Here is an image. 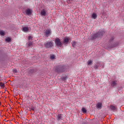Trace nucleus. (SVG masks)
Here are the masks:
<instances>
[{"mask_svg":"<svg viewBox=\"0 0 124 124\" xmlns=\"http://www.w3.org/2000/svg\"><path fill=\"white\" fill-rule=\"evenodd\" d=\"M104 34V31H99L96 34L91 35L90 36V38L91 39H95V38L97 37H100L101 36H102V35H103Z\"/></svg>","mask_w":124,"mask_h":124,"instance_id":"1","label":"nucleus"},{"mask_svg":"<svg viewBox=\"0 0 124 124\" xmlns=\"http://www.w3.org/2000/svg\"><path fill=\"white\" fill-rule=\"evenodd\" d=\"M113 40H114V37H112L110 40H109V46L110 48H114L115 47H117L118 44L114 43L113 42Z\"/></svg>","mask_w":124,"mask_h":124,"instance_id":"2","label":"nucleus"},{"mask_svg":"<svg viewBox=\"0 0 124 124\" xmlns=\"http://www.w3.org/2000/svg\"><path fill=\"white\" fill-rule=\"evenodd\" d=\"M55 71L57 72V73H62V72H63L64 70H63V68H62L61 66H59L58 67H56Z\"/></svg>","mask_w":124,"mask_h":124,"instance_id":"3","label":"nucleus"},{"mask_svg":"<svg viewBox=\"0 0 124 124\" xmlns=\"http://www.w3.org/2000/svg\"><path fill=\"white\" fill-rule=\"evenodd\" d=\"M55 43L57 46H59V47H62V42L61 41V39L60 38H57L55 40Z\"/></svg>","mask_w":124,"mask_h":124,"instance_id":"4","label":"nucleus"},{"mask_svg":"<svg viewBox=\"0 0 124 124\" xmlns=\"http://www.w3.org/2000/svg\"><path fill=\"white\" fill-rule=\"evenodd\" d=\"M45 48H51L53 46V42H48L44 44Z\"/></svg>","mask_w":124,"mask_h":124,"instance_id":"5","label":"nucleus"},{"mask_svg":"<svg viewBox=\"0 0 124 124\" xmlns=\"http://www.w3.org/2000/svg\"><path fill=\"white\" fill-rule=\"evenodd\" d=\"M26 15L31 16V13H32V10L31 9H27L25 10Z\"/></svg>","mask_w":124,"mask_h":124,"instance_id":"6","label":"nucleus"},{"mask_svg":"<svg viewBox=\"0 0 124 124\" xmlns=\"http://www.w3.org/2000/svg\"><path fill=\"white\" fill-rule=\"evenodd\" d=\"M51 33H52V31L49 29H47L45 31V34L46 36H50L51 35Z\"/></svg>","mask_w":124,"mask_h":124,"instance_id":"7","label":"nucleus"},{"mask_svg":"<svg viewBox=\"0 0 124 124\" xmlns=\"http://www.w3.org/2000/svg\"><path fill=\"white\" fill-rule=\"evenodd\" d=\"M96 106L97 109L100 110V109L102 108V103L99 102L96 105Z\"/></svg>","mask_w":124,"mask_h":124,"instance_id":"8","label":"nucleus"},{"mask_svg":"<svg viewBox=\"0 0 124 124\" xmlns=\"http://www.w3.org/2000/svg\"><path fill=\"white\" fill-rule=\"evenodd\" d=\"M69 41V38H68L67 37H65L63 41V43L64 44H67Z\"/></svg>","mask_w":124,"mask_h":124,"instance_id":"9","label":"nucleus"},{"mask_svg":"<svg viewBox=\"0 0 124 124\" xmlns=\"http://www.w3.org/2000/svg\"><path fill=\"white\" fill-rule=\"evenodd\" d=\"M46 10L44 9L41 11V15L42 16H46Z\"/></svg>","mask_w":124,"mask_h":124,"instance_id":"10","label":"nucleus"},{"mask_svg":"<svg viewBox=\"0 0 124 124\" xmlns=\"http://www.w3.org/2000/svg\"><path fill=\"white\" fill-rule=\"evenodd\" d=\"M101 63L100 62H97L96 64H95L94 66V68L95 69H98V68L99 67V66H101Z\"/></svg>","mask_w":124,"mask_h":124,"instance_id":"11","label":"nucleus"},{"mask_svg":"<svg viewBox=\"0 0 124 124\" xmlns=\"http://www.w3.org/2000/svg\"><path fill=\"white\" fill-rule=\"evenodd\" d=\"M111 85L112 87H115V86H117V80H113L111 82Z\"/></svg>","mask_w":124,"mask_h":124,"instance_id":"12","label":"nucleus"},{"mask_svg":"<svg viewBox=\"0 0 124 124\" xmlns=\"http://www.w3.org/2000/svg\"><path fill=\"white\" fill-rule=\"evenodd\" d=\"M91 17L93 18V19H95L96 18H97V14H96L95 13H93L92 14Z\"/></svg>","mask_w":124,"mask_h":124,"instance_id":"13","label":"nucleus"},{"mask_svg":"<svg viewBox=\"0 0 124 124\" xmlns=\"http://www.w3.org/2000/svg\"><path fill=\"white\" fill-rule=\"evenodd\" d=\"M22 31H24V32H27L28 31H29V28L27 27H24L23 28Z\"/></svg>","mask_w":124,"mask_h":124,"instance_id":"14","label":"nucleus"},{"mask_svg":"<svg viewBox=\"0 0 124 124\" xmlns=\"http://www.w3.org/2000/svg\"><path fill=\"white\" fill-rule=\"evenodd\" d=\"M110 109L111 110H113V111H117V108H116V107L113 105L110 106Z\"/></svg>","mask_w":124,"mask_h":124,"instance_id":"15","label":"nucleus"},{"mask_svg":"<svg viewBox=\"0 0 124 124\" xmlns=\"http://www.w3.org/2000/svg\"><path fill=\"white\" fill-rule=\"evenodd\" d=\"M56 119L58 121H61V120H62V114H58Z\"/></svg>","mask_w":124,"mask_h":124,"instance_id":"16","label":"nucleus"},{"mask_svg":"<svg viewBox=\"0 0 124 124\" xmlns=\"http://www.w3.org/2000/svg\"><path fill=\"white\" fill-rule=\"evenodd\" d=\"M72 46L74 47H75V46H76V42L75 41H72Z\"/></svg>","mask_w":124,"mask_h":124,"instance_id":"17","label":"nucleus"},{"mask_svg":"<svg viewBox=\"0 0 124 124\" xmlns=\"http://www.w3.org/2000/svg\"><path fill=\"white\" fill-rule=\"evenodd\" d=\"M88 65H92L93 64V61L89 60L87 62Z\"/></svg>","mask_w":124,"mask_h":124,"instance_id":"18","label":"nucleus"},{"mask_svg":"<svg viewBox=\"0 0 124 124\" xmlns=\"http://www.w3.org/2000/svg\"><path fill=\"white\" fill-rule=\"evenodd\" d=\"M5 41H6V42H10L11 41V38L8 37L5 39Z\"/></svg>","mask_w":124,"mask_h":124,"instance_id":"19","label":"nucleus"},{"mask_svg":"<svg viewBox=\"0 0 124 124\" xmlns=\"http://www.w3.org/2000/svg\"><path fill=\"white\" fill-rule=\"evenodd\" d=\"M81 111L84 113H87V110L86 109V108H82V109H81Z\"/></svg>","mask_w":124,"mask_h":124,"instance_id":"20","label":"nucleus"},{"mask_svg":"<svg viewBox=\"0 0 124 124\" xmlns=\"http://www.w3.org/2000/svg\"><path fill=\"white\" fill-rule=\"evenodd\" d=\"M0 87L3 88H4V83L2 82H0Z\"/></svg>","mask_w":124,"mask_h":124,"instance_id":"21","label":"nucleus"},{"mask_svg":"<svg viewBox=\"0 0 124 124\" xmlns=\"http://www.w3.org/2000/svg\"><path fill=\"white\" fill-rule=\"evenodd\" d=\"M0 35H4V31H0Z\"/></svg>","mask_w":124,"mask_h":124,"instance_id":"22","label":"nucleus"},{"mask_svg":"<svg viewBox=\"0 0 124 124\" xmlns=\"http://www.w3.org/2000/svg\"><path fill=\"white\" fill-rule=\"evenodd\" d=\"M67 77L66 76H65L63 78H61V79L62 80V81H65V80H66V78H67Z\"/></svg>","mask_w":124,"mask_h":124,"instance_id":"23","label":"nucleus"},{"mask_svg":"<svg viewBox=\"0 0 124 124\" xmlns=\"http://www.w3.org/2000/svg\"><path fill=\"white\" fill-rule=\"evenodd\" d=\"M32 45V42L29 41L28 42V46H31Z\"/></svg>","mask_w":124,"mask_h":124,"instance_id":"24","label":"nucleus"},{"mask_svg":"<svg viewBox=\"0 0 124 124\" xmlns=\"http://www.w3.org/2000/svg\"><path fill=\"white\" fill-rule=\"evenodd\" d=\"M50 59H51V60H54V59H55V55H52L50 56Z\"/></svg>","mask_w":124,"mask_h":124,"instance_id":"25","label":"nucleus"},{"mask_svg":"<svg viewBox=\"0 0 124 124\" xmlns=\"http://www.w3.org/2000/svg\"><path fill=\"white\" fill-rule=\"evenodd\" d=\"M28 39L29 40H31V39H32V37L31 36H29Z\"/></svg>","mask_w":124,"mask_h":124,"instance_id":"26","label":"nucleus"},{"mask_svg":"<svg viewBox=\"0 0 124 124\" xmlns=\"http://www.w3.org/2000/svg\"><path fill=\"white\" fill-rule=\"evenodd\" d=\"M13 73H17V70L14 69L13 70Z\"/></svg>","mask_w":124,"mask_h":124,"instance_id":"27","label":"nucleus"},{"mask_svg":"<svg viewBox=\"0 0 124 124\" xmlns=\"http://www.w3.org/2000/svg\"><path fill=\"white\" fill-rule=\"evenodd\" d=\"M69 1H70V0L71 1H73V0H68Z\"/></svg>","mask_w":124,"mask_h":124,"instance_id":"28","label":"nucleus"},{"mask_svg":"<svg viewBox=\"0 0 124 124\" xmlns=\"http://www.w3.org/2000/svg\"><path fill=\"white\" fill-rule=\"evenodd\" d=\"M105 19H107V17L105 18Z\"/></svg>","mask_w":124,"mask_h":124,"instance_id":"29","label":"nucleus"},{"mask_svg":"<svg viewBox=\"0 0 124 124\" xmlns=\"http://www.w3.org/2000/svg\"><path fill=\"white\" fill-rule=\"evenodd\" d=\"M0 104H1V103H0Z\"/></svg>","mask_w":124,"mask_h":124,"instance_id":"30","label":"nucleus"}]
</instances>
